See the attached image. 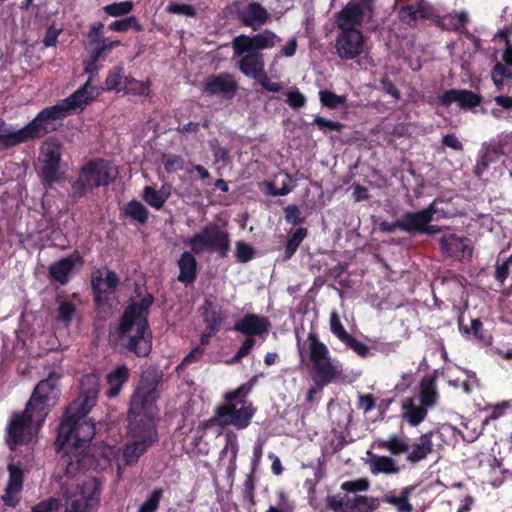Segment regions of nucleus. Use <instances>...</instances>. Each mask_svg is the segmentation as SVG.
I'll return each instance as SVG.
<instances>
[{"instance_id":"nucleus-1","label":"nucleus","mask_w":512,"mask_h":512,"mask_svg":"<svg viewBox=\"0 0 512 512\" xmlns=\"http://www.w3.org/2000/svg\"><path fill=\"white\" fill-rule=\"evenodd\" d=\"M81 393L66 409L65 418L59 426L56 445L63 451L58 476L64 502L76 500L86 503L93 497L100 502V483L94 477L83 475L85 449L95 434V425L86 415L95 405L99 394V377L87 374L80 381Z\"/></svg>"},{"instance_id":"nucleus-2","label":"nucleus","mask_w":512,"mask_h":512,"mask_svg":"<svg viewBox=\"0 0 512 512\" xmlns=\"http://www.w3.org/2000/svg\"><path fill=\"white\" fill-rule=\"evenodd\" d=\"M86 83L66 99L56 105L47 107L26 126L16 129L0 118V151L15 147L22 143L43 137L56 129V121L67 117L87 103Z\"/></svg>"},{"instance_id":"nucleus-3","label":"nucleus","mask_w":512,"mask_h":512,"mask_svg":"<svg viewBox=\"0 0 512 512\" xmlns=\"http://www.w3.org/2000/svg\"><path fill=\"white\" fill-rule=\"evenodd\" d=\"M153 302V296L147 294L139 302L130 303L119 323L118 336L121 343L137 357H146L152 350V332L147 318Z\"/></svg>"},{"instance_id":"nucleus-4","label":"nucleus","mask_w":512,"mask_h":512,"mask_svg":"<svg viewBox=\"0 0 512 512\" xmlns=\"http://www.w3.org/2000/svg\"><path fill=\"white\" fill-rule=\"evenodd\" d=\"M157 386L158 380L155 378L142 377L131 397L128 414L130 425L148 426L149 424L155 427L153 420L158 413L156 401L159 396Z\"/></svg>"},{"instance_id":"nucleus-5","label":"nucleus","mask_w":512,"mask_h":512,"mask_svg":"<svg viewBox=\"0 0 512 512\" xmlns=\"http://www.w3.org/2000/svg\"><path fill=\"white\" fill-rule=\"evenodd\" d=\"M309 358L315 371L314 381L319 385H327L342 374V365L330 356L326 344L321 342L314 332L307 336Z\"/></svg>"},{"instance_id":"nucleus-6","label":"nucleus","mask_w":512,"mask_h":512,"mask_svg":"<svg viewBox=\"0 0 512 512\" xmlns=\"http://www.w3.org/2000/svg\"><path fill=\"white\" fill-rule=\"evenodd\" d=\"M117 175V169L104 160H94L84 165L71 187V197L79 199L94 187L107 185Z\"/></svg>"},{"instance_id":"nucleus-7","label":"nucleus","mask_w":512,"mask_h":512,"mask_svg":"<svg viewBox=\"0 0 512 512\" xmlns=\"http://www.w3.org/2000/svg\"><path fill=\"white\" fill-rule=\"evenodd\" d=\"M244 390L243 386L227 392L225 394L226 403L216 408L217 418L221 421V425H233L237 429H244L249 426L256 409L252 403L238 400V397Z\"/></svg>"},{"instance_id":"nucleus-8","label":"nucleus","mask_w":512,"mask_h":512,"mask_svg":"<svg viewBox=\"0 0 512 512\" xmlns=\"http://www.w3.org/2000/svg\"><path fill=\"white\" fill-rule=\"evenodd\" d=\"M194 254L214 251L225 257L230 250L229 233L215 223L205 225L198 233L185 241Z\"/></svg>"},{"instance_id":"nucleus-9","label":"nucleus","mask_w":512,"mask_h":512,"mask_svg":"<svg viewBox=\"0 0 512 512\" xmlns=\"http://www.w3.org/2000/svg\"><path fill=\"white\" fill-rule=\"evenodd\" d=\"M59 376L50 373L49 376L40 381L35 387L34 392L27 403V415L31 413L32 420L43 423L49 408L54 404L58 397Z\"/></svg>"},{"instance_id":"nucleus-10","label":"nucleus","mask_w":512,"mask_h":512,"mask_svg":"<svg viewBox=\"0 0 512 512\" xmlns=\"http://www.w3.org/2000/svg\"><path fill=\"white\" fill-rule=\"evenodd\" d=\"M129 442L123 450V461L125 465L136 464L139 458L157 440L155 427L128 425Z\"/></svg>"},{"instance_id":"nucleus-11","label":"nucleus","mask_w":512,"mask_h":512,"mask_svg":"<svg viewBox=\"0 0 512 512\" xmlns=\"http://www.w3.org/2000/svg\"><path fill=\"white\" fill-rule=\"evenodd\" d=\"M31 413L27 415V407L22 414H15L7 427L6 442L10 449H14L19 444L28 443L34 432H37L42 423L31 419Z\"/></svg>"},{"instance_id":"nucleus-12","label":"nucleus","mask_w":512,"mask_h":512,"mask_svg":"<svg viewBox=\"0 0 512 512\" xmlns=\"http://www.w3.org/2000/svg\"><path fill=\"white\" fill-rule=\"evenodd\" d=\"M436 211L435 202H433L421 211L407 212L403 214L400 223L402 225V230L407 233L419 232L428 235L439 233V227L429 224Z\"/></svg>"},{"instance_id":"nucleus-13","label":"nucleus","mask_w":512,"mask_h":512,"mask_svg":"<svg viewBox=\"0 0 512 512\" xmlns=\"http://www.w3.org/2000/svg\"><path fill=\"white\" fill-rule=\"evenodd\" d=\"M281 41L271 30H264L253 36L241 34L232 41L234 55H242L251 50L258 51L273 48Z\"/></svg>"},{"instance_id":"nucleus-14","label":"nucleus","mask_w":512,"mask_h":512,"mask_svg":"<svg viewBox=\"0 0 512 512\" xmlns=\"http://www.w3.org/2000/svg\"><path fill=\"white\" fill-rule=\"evenodd\" d=\"M62 145L55 139L47 140L41 147L40 162L42 163V177L48 184L58 179Z\"/></svg>"},{"instance_id":"nucleus-15","label":"nucleus","mask_w":512,"mask_h":512,"mask_svg":"<svg viewBox=\"0 0 512 512\" xmlns=\"http://www.w3.org/2000/svg\"><path fill=\"white\" fill-rule=\"evenodd\" d=\"M238 90V83L229 73H219L208 76L203 84L202 92L211 97L225 100L232 99Z\"/></svg>"},{"instance_id":"nucleus-16","label":"nucleus","mask_w":512,"mask_h":512,"mask_svg":"<svg viewBox=\"0 0 512 512\" xmlns=\"http://www.w3.org/2000/svg\"><path fill=\"white\" fill-rule=\"evenodd\" d=\"M365 47L364 37L359 30L339 31L335 40L336 53L342 60L360 56Z\"/></svg>"},{"instance_id":"nucleus-17","label":"nucleus","mask_w":512,"mask_h":512,"mask_svg":"<svg viewBox=\"0 0 512 512\" xmlns=\"http://www.w3.org/2000/svg\"><path fill=\"white\" fill-rule=\"evenodd\" d=\"M363 7L360 3H348L336 16V26L339 31L358 30L363 21Z\"/></svg>"},{"instance_id":"nucleus-18","label":"nucleus","mask_w":512,"mask_h":512,"mask_svg":"<svg viewBox=\"0 0 512 512\" xmlns=\"http://www.w3.org/2000/svg\"><path fill=\"white\" fill-rule=\"evenodd\" d=\"M119 282L120 279L118 275L108 268L97 269L93 271L91 276L92 288L98 295L113 293ZM97 299H99V296H97Z\"/></svg>"},{"instance_id":"nucleus-19","label":"nucleus","mask_w":512,"mask_h":512,"mask_svg":"<svg viewBox=\"0 0 512 512\" xmlns=\"http://www.w3.org/2000/svg\"><path fill=\"white\" fill-rule=\"evenodd\" d=\"M9 480L5 489V493L2 495V499L6 505L15 507L19 502V493L23 487V471L15 465H8Z\"/></svg>"},{"instance_id":"nucleus-20","label":"nucleus","mask_w":512,"mask_h":512,"mask_svg":"<svg viewBox=\"0 0 512 512\" xmlns=\"http://www.w3.org/2000/svg\"><path fill=\"white\" fill-rule=\"evenodd\" d=\"M270 18L268 11L259 3L251 2L239 12V19L244 26L256 31Z\"/></svg>"},{"instance_id":"nucleus-21","label":"nucleus","mask_w":512,"mask_h":512,"mask_svg":"<svg viewBox=\"0 0 512 512\" xmlns=\"http://www.w3.org/2000/svg\"><path fill=\"white\" fill-rule=\"evenodd\" d=\"M439 102L443 106L458 103L461 108H473L480 104L481 97L469 90L449 89L439 97Z\"/></svg>"},{"instance_id":"nucleus-22","label":"nucleus","mask_w":512,"mask_h":512,"mask_svg":"<svg viewBox=\"0 0 512 512\" xmlns=\"http://www.w3.org/2000/svg\"><path fill=\"white\" fill-rule=\"evenodd\" d=\"M240 56L237 66L244 75L255 79L264 76V58L261 52L251 50Z\"/></svg>"},{"instance_id":"nucleus-23","label":"nucleus","mask_w":512,"mask_h":512,"mask_svg":"<svg viewBox=\"0 0 512 512\" xmlns=\"http://www.w3.org/2000/svg\"><path fill=\"white\" fill-rule=\"evenodd\" d=\"M442 251L455 258H470L472 256V248L468 240L457 237L454 234L444 235L440 239Z\"/></svg>"},{"instance_id":"nucleus-24","label":"nucleus","mask_w":512,"mask_h":512,"mask_svg":"<svg viewBox=\"0 0 512 512\" xmlns=\"http://www.w3.org/2000/svg\"><path fill=\"white\" fill-rule=\"evenodd\" d=\"M269 326L267 318L249 314L235 323L234 330L248 336L261 335L268 330Z\"/></svg>"},{"instance_id":"nucleus-25","label":"nucleus","mask_w":512,"mask_h":512,"mask_svg":"<svg viewBox=\"0 0 512 512\" xmlns=\"http://www.w3.org/2000/svg\"><path fill=\"white\" fill-rule=\"evenodd\" d=\"M380 505V500L375 497L362 495H346V508L343 512H372Z\"/></svg>"},{"instance_id":"nucleus-26","label":"nucleus","mask_w":512,"mask_h":512,"mask_svg":"<svg viewBox=\"0 0 512 512\" xmlns=\"http://www.w3.org/2000/svg\"><path fill=\"white\" fill-rule=\"evenodd\" d=\"M179 275L178 280L182 283H191L196 278L197 262L193 252L185 251L178 260Z\"/></svg>"},{"instance_id":"nucleus-27","label":"nucleus","mask_w":512,"mask_h":512,"mask_svg":"<svg viewBox=\"0 0 512 512\" xmlns=\"http://www.w3.org/2000/svg\"><path fill=\"white\" fill-rule=\"evenodd\" d=\"M432 446V433L421 435L416 443L409 446V451L407 452L408 461L416 463L423 460L432 452Z\"/></svg>"},{"instance_id":"nucleus-28","label":"nucleus","mask_w":512,"mask_h":512,"mask_svg":"<svg viewBox=\"0 0 512 512\" xmlns=\"http://www.w3.org/2000/svg\"><path fill=\"white\" fill-rule=\"evenodd\" d=\"M370 456L369 466L372 474H397L399 467L397 462L388 456H378L368 453Z\"/></svg>"},{"instance_id":"nucleus-29","label":"nucleus","mask_w":512,"mask_h":512,"mask_svg":"<svg viewBox=\"0 0 512 512\" xmlns=\"http://www.w3.org/2000/svg\"><path fill=\"white\" fill-rule=\"evenodd\" d=\"M129 376V370L125 365L119 366L114 371L107 375V382L109 384V390L107 396L110 398L116 397L125 382H127Z\"/></svg>"},{"instance_id":"nucleus-30","label":"nucleus","mask_w":512,"mask_h":512,"mask_svg":"<svg viewBox=\"0 0 512 512\" xmlns=\"http://www.w3.org/2000/svg\"><path fill=\"white\" fill-rule=\"evenodd\" d=\"M75 260L71 257L63 258L51 264L49 273L51 277L61 284H66L69 280V274L73 270Z\"/></svg>"},{"instance_id":"nucleus-31","label":"nucleus","mask_w":512,"mask_h":512,"mask_svg":"<svg viewBox=\"0 0 512 512\" xmlns=\"http://www.w3.org/2000/svg\"><path fill=\"white\" fill-rule=\"evenodd\" d=\"M103 29L104 24L102 22H94L89 27L85 48L89 52L92 60L104 39Z\"/></svg>"},{"instance_id":"nucleus-32","label":"nucleus","mask_w":512,"mask_h":512,"mask_svg":"<svg viewBox=\"0 0 512 512\" xmlns=\"http://www.w3.org/2000/svg\"><path fill=\"white\" fill-rule=\"evenodd\" d=\"M374 445L379 449L390 451L394 455H401L409 451V445L397 435H393L388 439H378Z\"/></svg>"},{"instance_id":"nucleus-33","label":"nucleus","mask_w":512,"mask_h":512,"mask_svg":"<svg viewBox=\"0 0 512 512\" xmlns=\"http://www.w3.org/2000/svg\"><path fill=\"white\" fill-rule=\"evenodd\" d=\"M403 409L405 410L406 419L412 426L418 425L427 415L426 407L422 404L416 406L412 398L405 399Z\"/></svg>"},{"instance_id":"nucleus-34","label":"nucleus","mask_w":512,"mask_h":512,"mask_svg":"<svg viewBox=\"0 0 512 512\" xmlns=\"http://www.w3.org/2000/svg\"><path fill=\"white\" fill-rule=\"evenodd\" d=\"M421 404L425 407L433 406L438 398L436 381L433 378L424 379L420 388Z\"/></svg>"},{"instance_id":"nucleus-35","label":"nucleus","mask_w":512,"mask_h":512,"mask_svg":"<svg viewBox=\"0 0 512 512\" xmlns=\"http://www.w3.org/2000/svg\"><path fill=\"white\" fill-rule=\"evenodd\" d=\"M169 196V189L162 187L157 191L151 186H146L143 190V199L153 208L160 209Z\"/></svg>"},{"instance_id":"nucleus-36","label":"nucleus","mask_w":512,"mask_h":512,"mask_svg":"<svg viewBox=\"0 0 512 512\" xmlns=\"http://www.w3.org/2000/svg\"><path fill=\"white\" fill-rule=\"evenodd\" d=\"M413 490V486L405 487L401 490L399 496L388 495L385 497V501L396 506L398 512H411L413 507L408 502V497L411 495Z\"/></svg>"},{"instance_id":"nucleus-37","label":"nucleus","mask_w":512,"mask_h":512,"mask_svg":"<svg viewBox=\"0 0 512 512\" xmlns=\"http://www.w3.org/2000/svg\"><path fill=\"white\" fill-rule=\"evenodd\" d=\"M150 91L149 81H138L134 78L127 77L125 84L122 86V92L134 96H147Z\"/></svg>"},{"instance_id":"nucleus-38","label":"nucleus","mask_w":512,"mask_h":512,"mask_svg":"<svg viewBox=\"0 0 512 512\" xmlns=\"http://www.w3.org/2000/svg\"><path fill=\"white\" fill-rule=\"evenodd\" d=\"M127 77L128 76L125 75L123 67H113L110 69L105 81L107 90H115L117 92H121L122 86L125 84V79H127Z\"/></svg>"},{"instance_id":"nucleus-39","label":"nucleus","mask_w":512,"mask_h":512,"mask_svg":"<svg viewBox=\"0 0 512 512\" xmlns=\"http://www.w3.org/2000/svg\"><path fill=\"white\" fill-rule=\"evenodd\" d=\"M58 303L57 321L63 323L67 327L76 316V304L71 300H60Z\"/></svg>"},{"instance_id":"nucleus-40","label":"nucleus","mask_w":512,"mask_h":512,"mask_svg":"<svg viewBox=\"0 0 512 512\" xmlns=\"http://www.w3.org/2000/svg\"><path fill=\"white\" fill-rule=\"evenodd\" d=\"M307 236L306 228H298L289 238L284 251V261L289 260Z\"/></svg>"},{"instance_id":"nucleus-41","label":"nucleus","mask_w":512,"mask_h":512,"mask_svg":"<svg viewBox=\"0 0 512 512\" xmlns=\"http://www.w3.org/2000/svg\"><path fill=\"white\" fill-rule=\"evenodd\" d=\"M108 28L109 30L115 32H126L131 28L137 32L143 31V26L138 22L135 16H129L120 20L113 21Z\"/></svg>"},{"instance_id":"nucleus-42","label":"nucleus","mask_w":512,"mask_h":512,"mask_svg":"<svg viewBox=\"0 0 512 512\" xmlns=\"http://www.w3.org/2000/svg\"><path fill=\"white\" fill-rule=\"evenodd\" d=\"M126 215L139 223H145L148 219V210L139 201L133 200L125 207Z\"/></svg>"},{"instance_id":"nucleus-43","label":"nucleus","mask_w":512,"mask_h":512,"mask_svg":"<svg viewBox=\"0 0 512 512\" xmlns=\"http://www.w3.org/2000/svg\"><path fill=\"white\" fill-rule=\"evenodd\" d=\"M134 8V2L131 0H126L122 2H116L112 4H108L103 7V10L106 14L112 17H121L129 14Z\"/></svg>"},{"instance_id":"nucleus-44","label":"nucleus","mask_w":512,"mask_h":512,"mask_svg":"<svg viewBox=\"0 0 512 512\" xmlns=\"http://www.w3.org/2000/svg\"><path fill=\"white\" fill-rule=\"evenodd\" d=\"M98 505L93 497H88L87 502L84 504L77 503L73 499L69 502H64V512H94Z\"/></svg>"},{"instance_id":"nucleus-45","label":"nucleus","mask_w":512,"mask_h":512,"mask_svg":"<svg viewBox=\"0 0 512 512\" xmlns=\"http://www.w3.org/2000/svg\"><path fill=\"white\" fill-rule=\"evenodd\" d=\"M163 496V489L156 488L150 496L139 506L138 512H155Z\"/></svg>"},{"instance_id":"nucleus-46","label":"nucleus","mask_w":512,"mask_h":512,"mask_svg":"<svg viewBox=\"0 0 512 512\" xmlns=\"http://www.w3.org/2000/svg\"><path fill=\"white\" fill-rule=\"evenodd\" d=\"M319 98L321 104L330 109H335L346 102V97L336 95L329 90H321L319 92Z\"/></svg>"},{"instance_id":"nucleus-47","label":"nucleus","mask_w":512,"mask_h":512,"mask_svg":"<svg viewBox=\"0 0 512 512\" xmlns=\"http://www.w3.org/2000/svg\"><path fill=\"white\" fill-rule=\"evenodd\" d=\"M226 444L221 451V455H230L232 461L236 460L238 454V437L233 431H228L225 434Z\"/></svg>"},{"instance_id":"nucleus-48","label":"nucleus","mask_w":512,"mask_h":512,"mask_svg":"<svg viewBox=\"0 0 512 512\" xmlns=\"http://www.w3.org/2000/svg\"><path fill=\"white\" fill-rule=\"evenodd\" d=\"M226 444L221 451V455H230L232 461L236 460L238 454V437L233 431H228L225 434Z\"/></svg>"},{"instance_id":"nucleus-49","label":"nucleus","mask_w":512,"mask_h":512,"mask_svg":"<svg viewBox=\"0 0 512 512\" xmlns=\"http://www.w3.org/2000/svg\"><path fill=\"white\" fill-rule=\"evenodd\" d=\"M330 330L331 332L340 340L344 341L350 334L345 330L344 326L340 321V317L336 311L331 312L330 314Z\"/></svg>"},{"instance_id":"nucleus-50","label":"nucleus","mask_w":512,"mask_h":512,"mask_svg":"<svg viewBox=\"0 0 512 512\" xmlns=\"http://www.w3.org/2000/svg\"><path fill=\"white\" fill-rule=\"evenodd\" d=\"M369 486H370V483H369L368 479L359 478L356 480L343 482L341 484L340 488L346 492L356 493V492L367 491Z\"/></svg>"},{"instance_id":"nucleus-51","label":"nucleus","mask_w":512,"mask_h":512,"mask_svg":"<svg viewBox=\"0 0 512 512\" xmlns=\"http://www.w3.org/2000/svg\"><path fill=\"white\" fill-rule=\"evenodd\" d=\"M343 343H345L350 349H352L358 356L362 358H365L369 355V347L351 335L347 337Z\"/></svg>"},{"instance_id":"nucleus-52","label":"nucleus","mask_w":512,"mask_h":512,"mask_svg":"<svg viewBox=\"0 0 512 512\" xmlns=\"http://www.w3.org/2000/svg\"><path fill=\"white\" fill-rule=\"evenodd\" d=\"M313 123L315 125H317L319 127V129H321L324 132H328V131H337L338 132V131H341L344 127V124H342L338 121L325 119L321 116H316Z\"/></svg>"},{"instance_id":"nucleus-53","label":"nucleus","mask_w":512,"mask_h":512,"mask_svg":"<svg viewBox=\"0 0 512 512\" xmlns=\"http://www.w3.org/2000/svg\"><path fill=\"white\" fill-rule=\"evenodd\" d=\"M166 10L172 14L184 15L188 17H194L196 15L194 7L183 3H171L167 6Z\"/></svg>"},{"instance_id":"nucleus-54","label":"nucleus","mask_w":512,"mask_h":512,"mask_svg":"<svg viewBox=\"0 0 512 512\" xmlns=\"http://www.w3.org/2000/svg\"><path fill=\"white\" fill-rule=\"evenodd\" d=\"M491 77L494 84L500 87L503 84V78L512 77V73L509 68L505 67L501 63H497L492 70Z\"/></svg>"},{"instance_id":"nucleus-55","label":"nucleus","mask_w":512,"mask_h":512,"mask_svg":"<svg viewBox=\"0 0 512 512\" xmlns=\"http://www.w3.org/2000/svg\"><path fill=\"white\" fill-rule=\"evenodd\" d=\"M287 103L292 109H300L306 105V97L298 90L295 89L286 94Z\"/></svg>"},{"instance_id":"nucleus-56","label":"nucleus","mask_w":512,"mask_h":512,"mask_svg":"<svg viewBox=\"0 0 512 512\" xmlns=\"http://www.w3.org/2000/svg\"><path fill=\"white\" fill-rule=\"evenodd\" d=\"M414 6V11L418 19L430 18L434 14L433 7L425 0H417Z\"/></svg>"},{"instance_id":"nucleus-57","label":"nucleus","mask_w":512,"mask_h":512,"mask_svg":"<svg viewBox=\"0 0 512 512\" xmlns=\"http://www.w3.org/2000/svg\"><path fill=\"white\" fill-rule=\"evenodd\" d=\"M510 270H512V255H510L503 263H497L495 277L503 283L508 277Z\"/></svg>"},{"instance_id":"nucleus-58","label":"nucleus","mask_w":512,"mask_h":512,"mask_svg":"<svg viewBox=\"0 0 512 512\" xmlns=\"http://www.w3.org/2000/svg\"><path fill=\"white\" fill-rule=\"evenodd\" d=\"M253 256L254 250L250 245L241 241L236 243V257L239 261L247 262L251 260Z\"/></svg>"},{"instance_id":"nucleus-59","label":"nucleus","mask_w":512,"mask_h":512,"mask_svg":"<svg viewBox=\"0 0 512 512\" xmlns=\"http://www.w3.org/2000/svg\"><path fill=\"white\" fill-rule=\"evenodd\" d=\"M59 505V499L50 497L35 505L31 512H52L53 510L57 509Z\"/></svg>"},{"instance_id":"nucleus-60","label":"nucleus","mask_w":512,"mask_h":512,"mask_svg":"<svg viewBox=\"0 0 512 512\" xmlns=\"http://www.w3.org/2000/svg\"><path fill=\"white\" fill-rule=\"evenodd\" d=\"M120 45V41L118 40H109L104 37L101 46L96 51V54L93 58V62H97L102 56L109 53L114 47H117Z\"/></svg>"},{"instance_id":"nucleus-61","label":"nucleus","mask_w":512,"mask_h":512,"mask_svg":"<svg viewBox=\"0 0 512 512\" xmlns=\"http://www.w3.org/2000/svg\"><path fill=\"white\" fill-rule=\"evenodd\" d=\"M184 161L178 155H168L166 157L164 166L167 172L172 173L183 169Z\"/></svg>"},{"instance_id":"nucleus-62","label":"nucleus","mask_w":512,"mask_h":512,"mask_svg":"<svg viewBox=\"0 0 512 512\" xmlns=\"http://www.w3.org/2000/svg\"><path fill=\"white\" fill-rule=\"evenodd\" d=\"M327 506L334 512H343L346 508V495L344 497L328 496Z\"/></svg>"},{"instance_id":"nucleus-63","label":"nucleus","mask_w":512,"mask_h":512,"mask_svg":"<svg viewBox=\"0 0 512 512\" xmlns=\"http://www.w3.org/2000/svg\"><path fill=\"white\" fill-rule=\"evenodd\" d=\"M399 17L402 22L408 25H413L416 20H418L413 5L401 8L399 11Z\"/></svg>"},{"instance_id":"nucleus-64","label":"nucleus","mask_w":512,"mask_h":512,"mask_svg":"<svg viewBox=\"0 0 512 512\" xmlns=\"http://www.w3.org/2000/svg\"><path fill=\"white\" fill-rule=\"evenodd\" d=\"M255 344V340L252 337H247L245 341L243 342L240 349L237 351V353L233 357V362L240 361L241 358L247 356L251 349L253 348Z\"/></svg>"}]
</instances>
